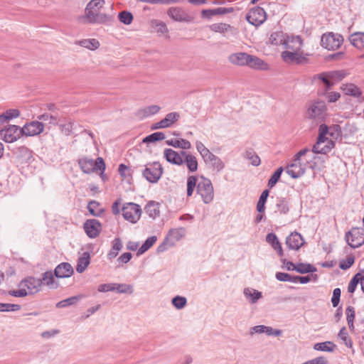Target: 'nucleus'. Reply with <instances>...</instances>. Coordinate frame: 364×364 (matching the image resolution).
I'll return each instance as SVG.
<instances>
[{
  "label": "nucleus",
  "mask_w": 364,
  "mask_h": 364,
  "mask_svg": "<svg viewBox=\"0 0 364 364\" xmlns=\"http://www.w3.org/2000/svg\"><path fill=\"white\" fill-rule=\"evenodd\" d=\"M341 291L339 288L334 289L333 291V296L331 298V303L333 307L338 306L340 302Z\"/></svg>",
  "instance_id": "338daca9"
},
{
  "label": "nucleus",
  "mask_w": 364,
  "mask_h": 364,
  "mask_svg": "<svg viewBox=\"0 0 364 364\" xmlns=\"http://www.w3.org/2000/svg\"><path fill=\"white\" fill-rule=\"evenodd\" d=\"M187 197H191L195 189L205 204L210 203L214 198V190L211 181L203 176L191 175L187 178Z\"/></svg>",
  "instance_id": "7ed1b4c3"
},
{
  "label": "nucleus",
  "mask_w": 364,
  "mask_h": 364,
  "mask_svg": "<svg viewBox=\"0 0 364 364\" xmlns=\"http://www.w3.org/2000/svg\"><path fill=\"white\" fill-rule=\"evenodd\" d=\"M183 164H185L190 172H195L198 170V163L197 158L191 152L182 151Z\"/></svg>",
  "instance_id": "412c9836"
},
{
  "label": "nucleus",
  "mask_w": 364,
  "mask_h": 364,
  "mask_svg": "<svg viewBox=\"0 0 364 364\" xmlns=\"http://www.w3.org/2000/svg\"><path fill=\"white\" fill-rule=\"evenodd\" d=\"M244 157L249 160L252 166H258L261 164L260 158L252 149L246 150Z\"/></svg>",
  "instance_id": "ea45409f"
},
{
  "label": "nucleus",
  "mask_w": 364,
  "mask_h": 364,
  "mask_svg": "<svg viewBox=\"0 0 364 364\" xmlns=\"http://www.w3.org/2000/svg\"><path fill=\"white\" fill-rule=\"evenodd\" d=\"M338 337L343 341L346 346L349 348H353V341L348 336V333L346 327L341 328L338 333Z\"/></svg>",
  "instance_id": "8fccbe9b"
},
{
  "label": "nucleus",
  "mask_w": 364,
  "mask_h": 364,
  "mask_svg": "<svg viewBox=\"0 0 364 364\" xmlns=\"http://www.w3.org/2000/svg\"><path fill=\"white\" fill-rule=\"evenodd\" d=\"M341 90L345 95L355 97L359 102L364 101L362 92L357 85L352 83L345 84L342 85Z\"/></svg>",
  "instance_id": "4be33fe9"
},
{
  "label": "nucleus",
  "mask_w": 364,
  "mask_h": 364,
  "mask_svg": "<svg viewBox=\"0 0 364 364\" xmlns=\"http://www.w3.org/2000/svg\"><path fill=\"white\" fill-rule=\"evenodd\" d=\"M354 263V257H348L346 259H343L339 263V267L343 270H347Z\"/></svg>",
  "instance_id": "0e129e2a"
},
{
  "label": "nucleus",
  "mask_w": 364,
  "mask_h": 364,
  "mask_svg": "<svg viewBox=\"0 0 364 364\" xmlns=\"http://www.w3.org/2000/svg\"><path fill=\"white\" fill-rule=\"evenodd\" d=\"M180 118V114L176 112H173L167 114L162 119L165 128L171 127Z\"/></svg>",
  "instance_id": "58836bf2"
},
{
  "label": "nucleus",
  "mask_w": 364,
  "mask_h": 364,
  "mask_svg": "<svg viewBox=\"0 0 364 364\" xmlns=\"http://www.w3.org/2000/svg\"><path fill=\"white\" fill-rule=\"evenodd\" d=\"M22 135L21 128L16 125H9L2 129L1 127L0 138L5 142L12 143L16 141Z\"/></svg>",
  "instance_id": "ddd939ff"
},
{
  "label": "nucleus",
  "mask_w": 364,
  "mask_h": 364,
  "mask_svg": "<svg viewBox=\"0 0 364 364\" xmlns=\"http://www.w3.org/2000/svg\"><path fill=\"white\" fill-rule=\"evenodd\" d=\"M156 240L157 237L156 236L148 237L138 249L137 255H139L146 252L156 242Z\"/></svg>",
  "instance_id": "a18cd8bd"
},
{
  "label": "nucleus",
  "mask_w": 364,
  "mask_h": 364,
  "mask_svg": "<svg viewBox=\"0 0 364 364\" xmlns=\"http://www.w3.org/2000/svg\"><path fill=\"white\" fill-rule=\"evenodd\" d=\"M304 240L301 234L297 232H291L286 239V244L291 250H297L304 244Z\"/></svg>",
  "instance_id": "aec40b11"
},
{
  "label": "nucleus",
  "mask_w": 364,
  "mask_h": 364,
  "mask_svg": "<svg viewBox=\"0 0 364 364\" xmlns=\"http://www.w3.org/2000/svg\"><path fill=\"white\" fill-rule=\"evenodd\" d=\"M164 154L168 162L178 166L183 164L182 151L177 152L171 149H166Z\"/></svg>",
  "instance_id": "b1692460"
},
{
  "label": "nucleus",
  "mask_w": 364,
  "mask_h": 364,
  "mask_svg": "<svg viewBox=\"0 0 364 364\" xmlns=\"http://www.w3.org/2000/svg\"><path fill=\"white\" fill-rule=\"evenodd\" d=\"M346 320H347L348 327H349L350 330L353 331H354V324H353V321H354V318H355L354 307H353L351 306H348L346 308Z\"/></svg>",
  "instance_id": "09e8293b"
},
{
  "label": "nucleus",
  "mask_w": 364,
  "mask_h": 364,
  "mask_svg": "<svg viewBox=\"0 0 364 364\" xmlns=\"http://www.w3.org/2000/svg\"><path fill=\"white\" fill-rule=\"evenodd\" d=\"M122 211L124 218L132 223H136L139 220L141 214V207L134 203L124 204Z\"/></svg>",
  "instance_id": "9d476101"
},
{
  "label": "nucleus",
  "mask_w": 364,
  "mask_h": 364,
  "mask_svg": "<svg viewBox=\"0 0 364 364\" xmlns=\"http://www.w3.org/2000/svg\"><path fill=\"white\" fill-rule=\"evenodd\" d=\"M307 117L318 121H323L327 116V107L325 102L316 100L309 104L307 111Z\"/></svg>",
  "instance_id": "423d86ee"
},
{
  "label": "nucleus",
  "mask_w": 364,
  "mask_h": 364,
  "mask_svg": "<svg viewBox=\"0 0 364 364\" xmlns=\"http://www.w3.org/2000/svg\"><path fill=\"white\" fill-rule=\"evenodd\" d=\"M246 18L250 24L258 26L266 20V12L264 9L257 6L249 11L247 14Z\"/></svg>",
  "instance_id": "2eb2a0df"
},
{
  "label": "nucleus",
  "mask_w": 364,
  "mask_h": 364,
  "mask_svg": "<svg viewBox=\"0 0 364 364\" xmlns=\"http://www.w3.org/2000/svg\"><path fill=\"white\" fill-rule=\"evenodd\" d=\"M309 54L304 51L284 50L282 52V60L288 64H301L307 62Z\"/></svg>",
  "instance_id": "f8f14e48"
},
{
  "label": "nucleus",
  "mask_w": 364,
  "mask_h": 364,
  "mask_svg": "<svg viewBox=\"0 0 364 364\" xmlns=\"http://www.w3.org/2000/svg\"><path fill=\"white\" fill-rule=\"evenodd\" d=\"M286 36L282 32H274L269 38V42L274 46L283 45Z\"/></svg>",
  "instance_id": "37998d69"
},
{
  "label": "nucleus",
  "mask_w": 364,
  "mask_h": 364,
  "mask_svg": "<svg viewBox=\"0 0 364 364\" xmlns=\"http://www.w3.org/2000/svg\"><path fill=\"white\" fill-rule=\"evenodd\" d=\"M81 170L85 173H91L97 171H105L106 166L102 157H98L94 161L91 159L87 157L82 158L78 161Z\"/></svg>",
  "instance_id": "0eeeda50"
},
{
  "label": "nucleus",
  "mask_w": 364,
  "mask_h": 364,
  "mask_svg": "<svg viewBox=\"0 0 364 364\" xmlns=\"http://www.w3.org/2000/svg\"><path fill=\"white\" fill-rule=\"evenodd\" d=\"M196 148L203 159L210 152V150L205 147V146L199 141L196 142Z\"/></svg>",
  "instance_id": "69168bd1"
},
{
  "label": "nucleus",
  "mask_w": 364,
  "mask_h": 364,
  "mask_svg": "<svg viewBox=\"0 0 364 364\" xmlns=\"http://www.w3.org/2000/svg\"><path fill=\"white\" fill-rule=\"evenodd\" d=\"M269 196V191L264 190L259 196V200L257 204V210L259 213H262L265 210V203Z\"/></svg>",
  "instance_id": "de8ad7c7"
},
{
  "label": "nucleus",
  "mask_w": 364,
  "mask_h": 364,
  "mask_svg": "<svg viewBox=\"0 0 364 364\" xmlns=\"http://www.w3.org/2000/svg\"><path fill=\"white\" fill-rule=\"evenodd\" d=\"M171 304L176 309H182L187 304V299L185 296L177 295L172 299Z\"/></svg>",
  "instance_id": "3c124183"
},
{
  "label": "nucleus",
  "mask_w": 364,
  "mask_h": 364,
  "mask_svg": "<svg viewBox=\"0 0 364 364\" xmlns=\"http://www.w3.org/2000/svg\"><path fill=\"white\" fill-rule=\"evenodd\" d=\"M83 228L86 234L90 238H95L99 235L101 231V224L96 219L86 220Z\"/></svg>",
  "instance_id": "6ab92c4d"
},
{
  "label": "nucleus",
  "mask_w": 364,
  "mask_h": 364,
  "mask_svg": "<svg viewBox=\"0 0 364 364\" xmlns=\"http://www.w3.org/2000/svg\"><path fill=\"white\" fill-rule=\"evenodd\" d=\"M343 42V38L341 34L329 33L322 36L321 44L324 48L333 50L339 48Z\"/></svg>",
  "instance_id": "9b49d317"
},
{
  "label": "nucleus",
  "mask_w": 364,
  "mask_h": 364,
  "mask_svg": "<svg viewBox=\"0 0 364 364\" xmlns=\"http://www.w3.org/2000/svg\"><path fill=\"white\" fill-rule=\"evenodd\" d=\"M119 20L121 23L125 25H129L133 21V15L131 12L127 11H122L118 14Z\"/></svg>",
  "instance_id": "5fc2aeb1"
},
{
  "label": "nucleus",
  "mask_w": 364,
  "mask_h": 364,
  "mask_svg": "<svg viewBox=\"0 0 364 364\" xmlns=\"http://www.w3.org/2000/svg\"><path fill=\"white\" fill-rule=\"evenodd\" d=\"M105 5V0H91L86 6L85 18L90 23H102L108 21L110 17L100 13L101 9Z\"/></svg>",
  "instance_id": "20e7f679"
},
{
  "label": "nucleus",
  "mask_w": 364,
  "mask_h": 364,
  "mask_svg": "<svg viewBox=\"0 0 364 364\" xmlns=\"http://www.w3.org/2000/svg\"><path fill=\"white\" fill-rule=\"evenodd\" d=\"M165 134L163 132H157L148 135L143 139L144 143H153L165 139Z\"/></svg>",
  "instance_id": "603ef678"
},
{
  "label": "nucleus",
  "mask_w": 364,
  "mask_h": 364,
  "mask_svg": "<svg viewBox=\"0 0 364 364\" xmlns=\"http://www.w3.org/2000/svg\"><path fill=\"white\" fill-rule=\"evenodd\" d=\"M38 119L42 122H48L50 124L56 125L58 124V117L55 115L44 113L38 117Z\"/></svg>",
  "instance_id": "bf43d9fd"
},
{
  "label": "nucleus",
  "mask_w": 364,
  "mask_h": 364,
  "mask_svg": "<svg viewBox=\"0 0 364 364\" xmlns=\"http://www.w3.org/2000/svg\"><path fill=\"white\" fill-rule=\"evenodd\" d=\"M346 242L353 248H357L364 244V228H352L346 233Z\"/></svg>",
  "instance_id": "1a4fd4ad"
},
{
  "label": "nucleus",
  "mask_w": 364,
  "mask_h": 364,
  "mask_svg": "<svg viewBox=\"0 0 364 364\" xmlns=\"http://www.w3.org/2000/svg\"><path fill=\"white\" fill-rule=\"evenodd\" d=\"M350 43L358 49L364 48V32H355L349 37Z\"/></svg>",
  "instance_id": "c756f323"
},
{
  "label": "nucleus",
  "mask_w": 364,
  "mask_h": 364,
  "mask_svg": "<svg viewBox=\"0 0 364 364\" xmlns=\"http://www.w3.org/2000/svg\"><path fill=\"white\" fill-rule=\"evenodd\" d=\"M162 174L163 168L158 161L146 164L142 171L143 176L151 183H157Z\"/></svg>",
  "instance_id": "6e6552de"
},
{
  "label": "nucleus",
  "mask_w": 364,
  "mask_h": 364,
  "mask_svg": "<svg viewBox=\"0 0 364 364\" xmlns=\"http://www.w3.org/2000/svg\"><path fill=\"white\" fill-rule=\"evenodd\" d=\"M77 44L82 47L86 48L90 50H96L100 46V43L97 40L92 39H83L77 42Z\"/></svg>",
  "instance_id": "a19ab883"
},
{
  "label": "nucleus",
  "mask_w": 364,
  "mask_h": 364,
  "mask_svg": "<svg viewBox=\"0 0 364 364\" xmlns=\"http://www.w3.org/2000/svg\"><path fill=\"white\" fill-rule=\"evenodd\" d=\"M328 133V128L327 125L322 124L318 128V136L316 144L313 146L310 151L316 154H326L329 152L334 147V142L332 139L326 136Z\"/></svg>",
  "instance_id": "39448f33"
},
{
  "label": "nucleus",
  "mask_w": 364,
  "mask_h": 364,
  "mask_svg": "<svg viewBox=\"0 0 364 364\" xmlns=\"http://www.w3.org/2000/svg\"><path fill=\"white\" fill-rule=\"evenodd\" d=\"M210 28L212 31L215 32H218L221 33H230L232 36H235L237 34V29L234 27L231 26L229 24L224 23H218L211 25Z\"/></svg>",
  "instance_id": "bb28decb"
},
{
  "label": "nucleus",
  "mask_w": 364,
  "mask_h": 364,
  "mask_svg": "<svg viewBox=\"0 0 364 364\" xmlns=\"http://www.w3.org/2000/svg\"><path fill=\"white\" fill-rule=\"evenodd\" d=\"M31 151L26 146L18 147L14 154L23 159H29L31 157Z\"/></svg>",
  "instance_id": "13d9d810"
},
{
  "label": "nucleus",
  "mask_w": 364,
  "mask_h": 364,
  "mask_svg": "<svg viewBox=\"0 0 364 364\" xmlns=\"http://www.w3.org/2000/svg\"><path fill=\"white\" fill-rule=\"evenodd\" d=\"M336 346L332 341H325L314 344V349L316 350L333 352L336 349Z\"/></svg>",
  "instance_id": "c9c22d12"
},
{
  "label": "nucleus",
  "mask_w": 364,
  "mask_h": 364,
  "mask_svg": "<svg viewBox=\"0 0 364 364\" xmlns=\"http://www.w3.org/2000/svg\"><path fill=\"white\" fill-rule=\"evenodd\" d=\"M266 241L269 243L272 247L278 253L279 256L283 255V250L279 242L277 236L273 233H268L266 236Z\"/></svg>",
  "instance_id": "c85d7f7f"
},
{
  "label": "nucleus",
  "mask_w": 364,
  "mask_h": 364,
  "mask_svg": "<svg viewBox=\"0 0 364 364\" xmlns=\"http://www.w3.org/2000/svg\"><path fill=\"white\" fill-rule=\"evenodd\" d=\"M115 286V283L102 284L98 286L97 290L100 292L114 291Z\"/></svg>",
  "instance_id": "774afa93"
},
{
  "label": "nucleus",
  "mask_w": 364,
  "mask_h": 364,
  "mask_svg": "<svg viewBox=\"0 0 364 364\" xmlns=\"http://www.w3.org/2000/svg\"><path fill=\"white\" fill-rule=\"evenodd\" d=\"M53 273H74V271L70 263L62 262L55 268Z\"/></svg>",
  "instance_id": "864d4df0"
},
{
  "label": "nucleus",
  "mask_w": 364,
  "mask_h": 364,
  "mask_svg": "<svg viewBox=\"0 0 364 364\" xmlns=\"http://www.w3.org/2000/svg\"><path fill=\"white\" fill-rule=\"evenodd\" d=\"M228 12V9L223 7H219L214 9H204L202 11V16L203 18H210L213 16L223 15Z\"/></svg>",
  "instance_id": "e433bc0d"
},
{
  "label": "nucleus",
  "mask_w": 364,
  "mask_h": 364,
  "mask_svg": "<svg viewBox=\"0 0 364 364\" xmlns=\"http://www.w3.org/2000/svg\"><path fill=\"white\" fill-rule=\"evenodd\" d=\"M114 291L120 294H132L133 293V287L131 284H116Z\"/></svg>",
  "instance_id": "4d7b16f0"
},
{
  "label": "nucleus",
  "mask_w": 364,
  "mask_h": 364,
  "mask_svg": "<svg viewBox=\"0 0 364 364\" xmlns=\"http://www.w3.org/2000/svg\"><path fill=\"white\" fill-rule=\"evenodd\" d=\"M20 309L19 304L0 303V312L16 311Z\"/></svg>",
  "instance_id": "052dcab7"
},
{
  "label": "nucleus",
  "mask_w": 364,
  "mask_h": 364,
  "mask_svg": "<svg viewBox=\"0 0 364 364\" xmlns=\"http://www.w3.org/2000/svg\"><path fill=\"white\" fill-rule=\"evenodd\" d=\"M19 115L20 112L17 109H7L4 114H0V122L1 124L4 123L6 120L16 118Z\"/></svg>",
  "instance_id": "79ce46f5"
},
{
  "label": "nucleus",
  "mask_w": 364,
  "mask_h": 364,
  "mask_svg": "<svg viewBox=\"0 0 364 364\" xmlns=\"http://www.w3.org/2000/svg\"><path fill=\"white\" fill-rule=\"evenodd\" d=\"M283 171H284L283 168L279 167L272 175V176L270 177V178L269 179V181H268V186L270 188H272L277 184V183L278 182V181L279 180V178L281 177V175H282Z\"/></svg>",
  "instance_id": "6e6d98bb"
},
{
  "label": "nucleus",
  "mask_w": 364,
  "mask_h": 364,
  "mask_svg": "<svg viewBox=\"0 0 364 364\" xmlns=\"http://www.w3.org/2000/svg\"><path fill=\"white\" fill-rule=\"evenodd\" d=\"M283 46L286 50L303 51V41L299 36H287Z\"/></svg>",
  "instance_id": "a211bd4d"
},
{
  "label": "nucleus",
  "mask_w": 364,
  "mask_h": 364,
  "mask_svg": "<svg viewBox=\"0 0 364 364\" xmlns=\"http://www.w3.org/2000/svg\"><path fill=\"white\" fill-rule=\"evenodd\" d=\"M247 66L251 68L258 69V70H267V64L265 63L262 60L257 58V56L250 55V58H248Z\"/></svg>",
  "instance_id": "2f4dec72"
},
{
  "label": "nucleus",
  "mask_w": 364,
  "mask_h": 364,
  "mask_svg": "<svg viewBox=\"0 0 364 364\" xmlns=\"http://www.w3.org/2000/svg\"><path fill=\"white\" fill-rule=\"evenodd\" d=\"M166 144L168 146H172L175 148H180L183 150L190 149L191 148V144L186 139H171L166 141Z\"/></svg>",
  "instance_id": "7c9ffc66"
},
{
  "label": "nucleus",
  "mask_w": 364,
  "mask_h": 364,
  "mask_svg": "<svg viewBox=\"0 0 364 364\" xmlns=\"http://www.w3.org/2000/svg\"><path fill=\"white\" fill-rule=\"evenodd\" d=\"M145 212L152 219H155L159 215V203L155 201H149L145 206Z\"/></svg>",
  "instance_id": "473e14b6"
},
{
  "label": "nucleus",
  "mask_w": 364,
  "mask_h": 364,
  "mask_svg": "<svg viewBox=\"0 0 364 364\" xmlns=\"http://www.w3.org/2000/svg\"><path fill=\"white\" fill-rule=\"evenodd\" d=\"M90 260V254L88 252H84L83 255L77 259L76 271L78 273L83 272L89 265Z\"/></svg>",
  "instance_id": "72a5a7b5"
},
{
  "label": "nucleus",
  "mask_w": 364,
  "mask_h": 364,
  "mask_svg": "<svg viewBox=\"0 0 364 364\" xmlns=\"http://www.w3.org/2000/svg\"><path fill=\"white\" fill-rule=\"evenodd\" d=\"M282 268L287 271H296L297 273H314L317 269L310 264H294L290 261L283 260Z\"/></svg>",
  "instance_id": "4468645a"
},
{
  "label": "nucleus",
  "mask_w": 364,
  "mask_h": 364,
  "mask_svg": "<svg viewBox=\"0 0 364 364\" xmlns=\"http://www.w3.org/2000/svg\"><path fill=\"white\" fill-rule=\"evenodd\" d=\"M250 55L246 53H235L229 55V61L234 65L244 66L248 63Z\"/></svg>",
  "instance_id": "a878e982"
},
{
  "label": "nucleus",
  "mask_w": 364,
  "mask_h": 364,
  "mask_svg": "<svg viewBox=\"0 0 364 364\" xmlns=\"http://www.w3.org/2000/svg\"><path fill=\"white\" fill-rule=\"evenodd\" d=\"M186 233V230L184 228L171 229L166 237V240L170 241V247L174 245L176 242L184 237Z\"/></svg>",
  "instance_id": "393cba45"
},
{
  "label": "nucleus",
  "mask_w": 364,
  "mask_h": 364,
  "mask_svg": "<svg viewBox=\"0 0 364 364\" xmlns=\"http://www.w3.org/2000/svg\"><path fill=\"white\" fill-rule=\"evenodd\" d=\"M289 210V203L285 198H279L276 203L275 213L287 214Z\"/></svg>",
  "instance_id": "c03bdc74"
},
{
  "label": "nucleus",
  "mask_w": 364,
  "mask_h": 364,
  "mask_svg": "<svg viewBox=\"0 0 364 364\" xmlns=\"http://www.w3.org/2000/svg\"><path fill=\"white\" fill-rule=\"evenodd\" d=\"M244 296L249 303L255 304L259 299L262 297L261 291L250 287H246L243 290Z\"/></svg>",
  "instance_id": "cd10ccee"
},
{
  "label": "nucleus",
  "mask_w": 364,
  "mask_h": 364,
  "mask_svg": "<svg viewBox=\"0 0 364 364\" xmlns=\"http://www.w3.org/2000/svg\"><path fill=\"white\" fill-rule=\"evenodd\" d=\"M43 277L36 278L33 276H28L22 279L18 284L19 289L9 290L8 294L14 297H25L28 295H33L41 290L43 284L48 286L51 289L58 287L55 282V277L68 278L73 274H42Z\"/></svg>",
  "instance_id": "f257e3e1"
},
{
  "label": "nucleus",
  "mask_w": 364,
  "mask_h": 364,
  "mask_svg": "<svg viewBox=\"0 0 364 364\" xmlns=\"http://www.w3.org/2000/svg\"><path fill=\"white\" fill-rule=\"evenodd\" d=\"M122 240L118 237L115 238L112 242V249H111L109 253L108 254L109 258L115 257L118 255L119 252L122 250Z\"/></svg>",
  "instance_id": "49530a36"
},
{
  "label": "nucleus",
  "mask_w": 364,
  "mask_h": 364,
  "mask_svg": "<svg viewBox=\"0 0 364 364\" xmlns=\"http://www.w3.org/2000/svg\"><path fill=\"white\" fill-rule=\"evenodd\" d=\"M329 73H323L319 75H318V78L321 80L326 85V89H330L333 85V83L331 82V77L328 76Z\"/></svg>",
  "instance_id": "e2e57ef3"
},
{
  "label": "nucleus",
  "mask_w": 364,
  "mask_h": 364,
  "mask_svg": "<svg viewBox=\"0 0 364 364\" xmlns=\"http://www.w3.org/2000/svg\"><path fill=\"white\" fill-rule=\"evenodd\" d=\"M167 14L175 21L189 23L193 21V17L181 7L169 8L167 11Z\"/></svg>",
  "instance_id": "f3484780"
},
{
  "label": "nucleus",
  "mask_w": 364,
  "mask_h": 364,
  "mask_svg": "<svg viewBox=\"0 0 364 364\" xmlns=\"http://www.w3.org/2000/svg\"><path fill=\"white\" fill-rule=\"evenodd\" d=\"M151 27L155 32L160 34H166L168 32L166 24L159 20H152Z\"/></svg>",
  "instance_id": "4c0bfd02"
},
{
  "label": "nucleus",
  "mask_w": 364,
  "mask_h": 364,
  "mask_svg": "<svg viewBox=\"0 0 364 364\" xmlns=\"http://www.w3.org/2000/svg\"><path fill=\"white\" fill-rule=\"evenodd\" d=\"M316 155H314L309 149H303L294 156L292 161L287 166L286 172L292 178H298L304 174L307 168L313 170L316 168Z\"/></svg>",
  "instance_id": "f03ea898"
},
{
  "label": "nucleus",
  "mask_w": 364,
  "mask_h": 364,
  "mask_svg": "<svg viewBox=\"0 0 364 364\" xmlns=\"http://www.w3.org/2000/svg\"><path fill=\"white\" fill-rule=\"evenodd\" d=\"M44 130V124L39 121H32L26 123L21 127L22 135L26 136H34L39 135Z\"/></svg>",
  "instance_id": "dca6fc26"
},
{
  "label": "nucleus",
  "mask_w": 364,
  "mask_h": 364,
  "mask_svg": "<svg viewBox=\"0 0 364 364\" xmlns=\"http://www.w3.org/2000/svg\"><path fill=\"white\" fill-rule=\"evenodd\" d=\"M203 159L205 164H210L213 169L218 172L225 167V164L223 161L210 151Z\"/></svg>",
  "instance_id": "5701e85b"
},
{
  "label": "nucleus",
  "mask_w": 364,
  "mask_h": 364,
  "mask_svg": "<svg viewBox=\"0 0 364 364\" xmlns=\"http://www.w3.org/2000/svg\"><path fill=\"white\" fill-rule=\"evenodd\" d=\"M84 296L82 294L74 296L69 297L68 299H63L56 304L57 308H65L75 304L80 299L83 298Z\"/></svg>",
  "instance_id": "f704fd0d"
},
{
  "label": "nucleus",
  "mask_w": 364,
  "mask_h": 364,
  "mask_svg": "<svg viewBox=\"0 0 364 364\" xmlns=\"http://www.w3.org/2000/svg\"><path fill=\"white\" fill-rule=\"evenodd\" d=\"M359 276H363V274H355L353 279L348 284V291L349 293H353L357 287V285L359 282H360V277Z\"/></svg>",
  "instance_id": "680f3d73"
}]
</instances>
